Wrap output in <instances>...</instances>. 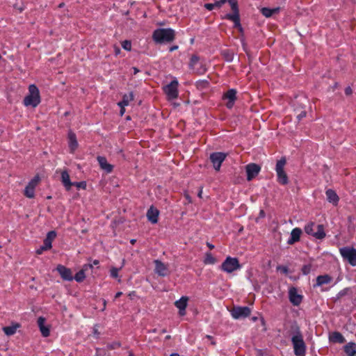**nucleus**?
Wrapping results in <instances>:
<instances>
[{
  "label": "nucleus",
  "instance_id": "obj_1",
  "mask_svg": "<svg viewBox=\"0 0 356 356\" xmlns=\"http://www.w3.org/2000/svg\"><path fill=\"white\" fill-rule=\"evenodd\" d=\"M291 331L293 332L291 342L293 346L294 354L296 356H305L306 345L303 340L300 327L296 322H294L291 325Z\"/></svg>",
  "mask_w": 356,
  "mask_h": 356
},
{
  "label": "nucleus",
  "instance_id": "obj_2",
  "mask_svg": "<svg viewBox=\"0 0 356 356\" xmlns=\"http://www.w3.org/2000/svg\"><path fill=\"white\" fill-rule=\"evenodd\" d=\"M175 38V31L171 28H159L154 31L152 39L156 44L170 43Z\"/></svg>",
  "mask_w": 356,
  "mask_h": 356
},
{
  "label": "nucleus",
  "instance_id": "obj_3",
  "mask_svg": "<svg viewBox=\"0 0 356 356\" xmlns=\"http://www.w3.org/2000/svg\"><path fill=\"white\" fill-rule=\"evenodd\" d=\"M26 106L36 107L40 103V95L38 88L35 84H31L29 87V94L24 97L23 101Z\"/></svg>",
  "mask_w": 356,
  "mask_h": 356
},
{
  "label": "nucleus",
  "instance_id": "obj_4",
  "mask_svg": "<svg viewBox=\"0 0 356 356\" xmlns=\"http://www.w3.org/2000/svg\"><path fill=\"white\" fill-rule=\"evenodd\" d=\"M286 163V159L284 156H283L277 161L275 166L277 181L282 185H286L289 183V177L284 169Z\"/></svg>",
  "mask_w": 356,
  "mask_h": 356
},
{
  "label": "nucleus",
  "instance_id": "obj_5",
  "mask_svg": "<svg viewBox=\"0 0 356 356\" xmlns=\"http://www.w3.org/2000/svg\"><path fill=\"white\" fill-rule=\"evenodd\" d=\"M241 268L239 260L237 257H232L228 256L225 261L222 263L220 268L227 273H232L234 271L238 270Z\"/></svg>",
  "mask_w": 356,
  "mask_h": 356
},
{
  "label": "nucleus",
  "instance_id": "obj_6",
  "mask_svg": "<svg viewBox=\"0 0 356 356\" xmlns=\"http://www.w3.org/2000/svg\"><path fill=\"white\" fill-rule=\"evenodd\" d=\"M315 226V223L314 222H310L305 227V232L317 239H323L325 237L326 234L324 229L323 225H318L316 226L317 231L314 232V227Z\"/></svg>",
  "mask_w": 356,
  "mask_h": 356
},
{
  "label": "nucleus",
  "instance_id": "obj_7",
  "mask_svg": "<svg viewBox=\"0 0 356 356\" xmlns=\"http://www.w3.org/2000/svg\"><path fill=\"white\" fill-rule=\"evenodd\" d=\"M343 258L352 266H356V249L354 248L344 247L340 249Z\"/></svg>",
  "mask_w": 356,
  "mask_h": 356
},
{
  "label": "nucleus",
  "instance_id": "obj_8",
  "mask_svg": "<svg viewBox=\"0 0 356 356\" xmlns=\"http://www.w3.org/2000/svg\"><path fill=\"white\" fill-rule=\"evenodd\" d=\"M251 314V309L247 306H236L231 310L232 316L234 319L245 318L248 317Z\"/></svg>",
  "mask_w": 356,
  "mask_h": 356
},
{
  "label": "nucleus",
  "instance_id": "obj_9",
  "mask_svg": "<svg viewBox=\"0 0 356 356\" xmlns=\"http://www.w3.org/2000/svg\"><path fill=\"white\" fill-rule=\"evenodd\" d=\"M178 81L175 79L163 88L168 99H175L178 97Z\"/></svg>",
  "mask_w": 356,
  "mask_h": 356
},
{
  "label": "nucleus",
  "instance_id": "obj_10",
  "mask_svg": "<svg viewBox=\"0 0 356 356\" xmlns=\"http://www.w3.org/2000/svg\"><path fill=\"white\" fill-rule=\"evenodd\" d=\"M227 156V153L221 152H216L210 154V161L216 171L220 170L222 163L225 160Z\"/></svg>",
  "mask_w": 356,
  "mask_h": 356
},
{
  "label": "nucleus",
  "instance_id": "obj_11",
  "mask_svg": "<svg viewBox=\"0 0 356 356\" xmlns=\"http://www.w3.org/2000/svg\"><path fill=\"white\" fill-rule=\"evenodd\" d=\"M261 166L259 164L251 163L245 166V171L247 174V180L248 181L254 179L259 173Z\"/></svg>",
  "mask_w": 356,
  "mask_h": 356
},
{
  "label": "nucleus",
  "instance_id": "obj_12",
  "mask_svg": "<svg viewBox=\"0 0 356 356\" xmlns=\"http://www.w3.org/2000/svg\"><path fill=\"white\" fill-rule=\"evenodd\" d=\"M289 298L293 305L298 306L302 302L303 296L298 293V290L296 287L292 286L289 291Z\"/></svg>",
  "mask_w": 356,
  "mask_h": 356
},
{
  "label": "nucleus",
  "instance_id": "obj_13",
  "mask_svg": "<svg viewBox=\"0 0 356 356\" xmlns=\"http://www.w3.org/2000/svg\"><path fill=\"white\" fill-rule=\"evenodd\" d=\"M236 93L237 91L236 89L231 88L223 95V99L228 100L226 104L227 108H232L234 106V102L236 99Z\"/></svg>",
  "mask_w": 356,
  "mask_h": 356
},
{
  "label": "nucleus",
  "instance_id": "obj_14",
  "mask_svg": "<svg viewBox=\"0 0 356 356\" xmlns=\"http://www.w3.org/2000/svg\"><path fill=\"white\" fill-rule=\"evenodd\" d=\"M56 270L60 274L61 278L65 281H72L73 276L70 268L65 267L61 264H59L56 267Z\"/></svg>",
  "mask_w": 356,
  "mask_h": 356
},
{
  "label": "nucleus",
  "instance_id": "obj_15",
  "mask_svg": "<svg viewBox=\"0 0 356 356\" xmlns=\"http://www.w3.org/2000/svg\"><path fill=\"white\" fill-rule=\"evenodd\" d=\"M188 300V298L187 296H182L180 299L175 301V305L179 309V314L180 316H184L186 314Z\"/></svg>",
  "mask_w": 356,
  "mask_h": 356
},
{
  "label": "nucleus",
  "instance_id": "obj_16",
  "mask_svg": "<svg viewBox=\"0 0 356 356\" xmlns=\"http://www.w3.org/2000/svg\"><path fill=\"white\" fill-rule=\"evenodd\" d=\"M155 272L161 277H165L168 274L167 266L160 260H155Z\"/></svg>",
  "mask_w": 356,
  "mask_h": 356
},
{
  "label": "nucleus",
  "instance_id": "obj_17",
  "mask_svg": "<svg viewBox=\"0 0 356 356\" xmlns=\"http://www.w3.org/2000/svg\"><path fill=\"white\" fill-rule=\"evenodd\" d=\"M302 234V231L299 227H296L292 229L291 232L290 238L287 241V244L293 245L300 240V236Z\"/></svg>",
  "mask_w": 356,
  "mask_h": 356
},
{
  "label": "nucleus",
  "instance_id": "obj_18",
  "mask_svg": "<svg viewBox=\"0 0 356 356\" xmlns=\"http://www.w3.org/2000/svg\"><path fill=\"white\" fill-rule=\"evenodd\" d=\"M159 211L154 206H151L147 212V218L152 224L158 222Z\"/></svg>",
  "mask_w": 356,
  "mask_h": 356
},
{
  "label": "nucleus",
  "instance_id": "obj_19",
  "mask_svg": "<svg viewBox=\"0 0 356 356\" xmlns=\"http://www.w3.org/2000/svg\"><path fill=\"white\" fill-rule=\"evenodd\" d=\"M68 145L71 152H74L79 145L76 134L72 130H70L68 132Z\"/></svg>",
  "mask_w": 356,
  "mask_h": 356
},
{
  "label": "nucleus",
  "instance_id": "obj_20",
  "mask_svg": "<svg viewBox=\"0 0 356 356\" xmlns=\"http://www.w3.org/2000/svg\"><path fill=\"white\" fill-rule=\"evenodd\" d=\"M97 159L99 165L102 170H105L107 173H110L113 171V165L111 164H109L107 162V159L106 157L102 156H98Z\"/></svg>",
  "mask_w": 356,
  "mask_h": 356
},
{
  "label": "nucleus",
  "instance_id": "obj_21",
  "mask_svg": "<svg viewBox=\"0 0 356 356\" xmlns=\"http://www.w3.org/2000/svg\"><path fill=\"white\" fill-rule=\"evenodd\" d=\"M89 268L92 269V265L90 264H85L83 268L75 274L74 277H73V280L74 279L77 282H83L86 278L85 271L88 270Z\"/></svg>",
  "mask_w": 356,
  "mask_h": 356
},
{
  "label": "nucleus",
  "instance_id": "obj_22",
  "mask_svg": "<svg viewBox=\"0 0 356 356\" xmlns=\"http://www.w3.org/2000/svg\"><path fill=\"white\" fill-rule=\"evenodd\" d=\"M229 4L230 5L232 13L226 14L224 17L240 16L238 1H229Z\"/></svg>",
  "mask_w": 356,
  "mask_h": 356
},
{
  "label": "nucleus",
  "instance_id": "obj_23",
  "mask_svg": "<svg viewBox=\"0 0 356 356\" xmlns=\"http://www.w3.org/2000/svg\"><path fill=\"white\" fill-rule=\"evenodd\" d=\"M327 200L334 205H337L339 198L337 193L332 189H327L325 192Z\"/></svg>",
  "mask_w": 356,
  "mask_h": 356
},
{
  "label": "nucleus",
  "instance_id": "obj_24",
  "mask_svg": "<svg viewBox=\"0 0 356 356\" xmlns=\"http://www.w3.org/2000/svg\"><path fill=\"white\" fill-rule=\"evenodd\" d=\"M61 181L66 191H70L72 186V182L70 181V175L67 170L61 172Z\"/></svg>",
  "mask_w": 356,
  "mask_h": 356
},
{
  "label": "nucleus",
  "instance_id": "obj_25",
  "mask_svg": "<svg viewBox=\"0 0 356 356\" xmlns=\"http://www.w3.org/2000/svg\"><path fill=\"white\" fill-rule=\"evenodd\" d=\"M329 340L332 343H343L346 341L345 338L339 332L335 331L329 336Z\"/></svg>",
  "mask_w": 356,
  "mask_h": 356
},
{
  "label": "nucleus",
  "instance_id": "obj_26",
  "mask_svg": "<svg viewBox=\"0 0 356 356\" xmlns=\"http://www.w3.org/2000/svg\"><path fill=\"white\" fill-rule=\"evenodd\" d=\"M332 280V277L327 275H318L316 277V283L314 284V287L320 286L323 284H329Z\"/></svg>",
  "mask_w": 356,
  "mask_h": 356
},
{
  "label": "nucleus",
  "instance_id": "obj_27",
  "mask_svg": "<svg viewBox=\"0 0 356 356\" xmlns=\"http://www.w3.org/2000/svg\"><path fill=\"white\" fill-rule=\"evenodd\" d=\"M280 10V7H277V8H274L264 7L261 9V13L266 17H270L274 14L279 13Z\"/></svg>",
  "mask_w": 356,
  "mask_h": 356
},
{
  "label": "nucleus",
  "instance_id": "obj_28",
  "mask_svg": "<svg viewBox=\"0 0 356 356\" xmlns=\"http://www.w3.org/2000/svg\"><path fill=\"white\" fill-rule=\"evenodd\" d=\"M134 99V94L133 92H130L128 95L124 94L122 96V101L119 102L118 103V105L120 107H125L126 106L129 105V103L130 101H132Z\"/></svg>",
  "mask_w": 356,
  "mask_h": 356
},
{
  "label": "nucleus",
  "instance_id": "obj_29",
  "mask_svg": "<svg viewBox=\"0 0 356 356\" xmlns=\"http://www.w3.org/2000/svg\"><path fill=\"white\" fill-rule=\"evenodd\" d=\"M344 352L348 356H356V343L350 342L344 346Z\"/></svg>",
  "mask_w": 356,
  "mask_h": 356
},
{
  "label": "nucleus",
  "instance_id": "obj_30",
  "mask_svg": "<svg viewBox=\"0 0 356 356\" xmlns=\"http://www.w3.org/2000/svg\"><path fill=\"white\" fill-rule=\"evenodd\" d=\"M56 237V232L54 230L49 231L46 238L43 241V243L46 244L47 246L52 248V241Z\"/></svg>",
  "mask_w": 356,
  "mask_h": 356
},
{
  "label": "nucleus",
  "instance_id": "obj_31",
  "mask_svg": "<svg viewBox=\"0 0 356 356\" xmlns=\"http://www.w3.org/2000/svg\"><path fill=\"white\" fill-rule=\"evenodd\" d=\"M221 56L227 62H232L234 59V51L230 49H224L220 52Z\"/></svg>",
  "mask_w": 356,
  "mask_h": 356
},
{
  "label": "nucleus",
  "instance_id": "obj_32",
  "mask_svg": "<svg viewBox=\"0 0 356 356\" xmlns=\"http://www.w3.org/2000/svg\"><path fill=\"white\" fill-rule=\"evenodd\" d=\"M19 327V324L16 323L14 325L3 327V332H4L6 335L11 336V335H13L15 333V332L17 330V328Z\"/></svg>",
  "mask_w": 356,
  "mask_h": 356
},
{
  "label": "nucleus",
  "instance_id": "obj_33",
  "mask_svg": "<svg viewBox=\"0 0 356 356\" xmlns=\"http://www.w3.org/2000/svg\"><path fill=\"white\" fill-rule=\"evenodd\" d=\"M35 187L28 184L25 187L24 195L29 198H33L35 197Z\"/></svg>",
  "mask_w": 356,
  "mask_h": 356
},
{
  "label": "nucleus",
  "instance_id": "obj_34",
  "mask_svg": "<svg viewBox=\"0 0 356 356\" xmlns=\"http://www.w3.org/2000/svg\"><path fill=\"white\" fill-rule=\"evenodd\" d=\"M200 63H201L200 62V57L196 54H193L191 57L190 62L188 64L189 68L191 70L195 69V66Z\"/></svg>",
  "mask_w": 356,
  "mask_h": 356
},
{
  "label": "nucleus",
  "instance_id": "obj_35",
  "mask_svg": "<svg viewBox=\"0 0 356 356\" xmlns=\"http://www.w3.org/2000/svg\"><path fill=\"white\" fill-rule=\"evenodd\" d=\"M217 261L216 259L213 256L210 252H207L205 254V257L203 261L204 264H214Z\"/></svg>",
  "mask_w": 356,
  "mask_h": 356
},
{
  "label": "nucleus",
  "instance_id": "obj_36",
  "mask_svg": "<svg viewBox=\"0 0 356 356\" xmlns=\"http://www.w3.org/2000/svg\"><path fill=\"white\" fill-rule=\"evenodd\" d=\"M196 88L200 90H204L209 88V82L207 80H199L195 83Z\"/></svg>",
  "mask_w": 356,
  "mask_h": 356
},
{
  "label": "nucleus",
  "instance_id": "obj_37",
  "mask_svg": "<svg viewBox=\"0 0 356 356\" xmlns=\"http://www.w3.org/2000/svg\"><path fill=\"white\" fill-rule=\"evenodd\" d=\"M193 72L197 74H204L207 69L205 64L201 63L195 66V69H192Z\"/></svg>",
  "mask_w": 356,
  "mask_h": 356
},
{
  "label": "nucleus",
  "instance_id": "obj_38",
  "mask_svg": "<svg viewBox=\"0 0 356 356\" xmlns=\"http://www.w3.org/2000/svg\"><path fill=\"white\" fill-rule=\"evenodd\" d=\"M223 19H226L230 21H232L234 22V28L235 29H239L241 28V17L240 16H236V17H223Z\"/></svg>",
  "mask_w": 356,
  "mask_h": 356
},
{
  "label": "nucleus",
  "instance_id": "obj_39",
  "mask_svg": "<svg viewBox=\"0 0 356 356\" xmlns=\"http://www.w3.org/2000/svg\"><path fill=\"white\" fill-rule=\"evenodd\" d=\"M312 267V266L311 264L302 266V267L301 268L302 273L304 275H309L310 273V272H311Z\"/></svg>",
  "mask_w": 356,
  "mask_h": 356
},
{
  "label": "nucleus",
  "instance_id": "obj_40",
  "mask_svg": "<svg viewBox=\"0 0 356 356\" xmlns=\"http://www.w3.org/2000/svg\"><path fill=\"white\" fill-rule=\"evenodd\" d=\"M42 335L44 337H47L50 334V329L49 326L44 325L40 327Z\"/></svg>",
  "mask_w": 356,
  "mask_h": 356
},
{
  "label": "nucleus",
  "instance_id": "obj_41",
  "mask_svg": "<svg viewBox=\"0 0 356 356\" xmlns=\"http://www.w3.org/2000/svg\"><path fill=\"white\" fill-rule=\"evenodd\" d=\"M40 181V176L38 175H36L32 179H31V181L28 184L35 188V186L38 185Z\"/></svg>",
  "mask_w": 356,
  "mask_h": 356
},
{
  "label": "nucleus",
  "instance_id": "obj_42",
  "mask_svg": "<svg viewBox=\"0 0 356 356\" xmlns=\"http://www.w3.org/2000/svg\"><path fill=\"white\" fill-rule=\"evenodd\" d=\"M122 47L124 49L127 51H131V42L130 40H125L122 42Z\"/></svg>",
  "mask_w": 356,
  "mask_h": 356
},
{
  "label": "nucleus",
  "instance_id": "obj_43",
  "mask_svg": "<svg viewBox=\"0 0 356 356\" xmlns=\"http://www.w3.org/2000/svg\"><path fill=\"white\" fill-rule=\"evenodd\" d=\"M350 291V289L349 288H345L343 289V290L340 291L337 295V297H336V299H335V301H337V300H339L341 297L346 296L348 292Z\"/></svg>",
  "mask_w": 356,
  "mask_h": 356
},
{
  "label": "nucleus",
  "instance_id": "obj_44",
  "mask_svg": "<svg viewBox=\"0 0 356 356\" xmlns=\"http://www.w3.org/2000/svg\"><path fill=\"white\" fill-rule=\"evenodd\" d=\"M72 186H76L77 188H82L86 189V182L85 181H81L79 182H72Z\"/></svg>",
  "mask_w": 356,
  "mask_h": 356
},
{
  "label": "nucleus",
  "instance_id": "obj_45",
  "mask_svg": "<svg viewBox=\"0 0 356 356\" xmlns=\"http://www.w3.org/2000/svg\"><path fill=\"white\" fill-rule=\"evenodd\" d=\"M122 268L121 266L120 268L112 267L110 270L111 276L113 278H117L118 277V272Z\"/></svg>",
  "mask_w": 356,
  "mask_h": 356
},
{
  "label": "nucleus",
  "instance_id": "obj_46",
  "mask_svg": "<svg viewBox=\"0 0 356 356\" xmlns=\"http://www.w3.org/2000/svg\"><path fill=\"white\" fill-rule=\"evenodd\" d=\"M120 346H121V344H120V342L114 341V342H113L111 343H108L106 345V348L108 350H113V349H116V348H120Z\"/></svg>",
  "mask_w": 356,
  "mask_h": 356
},
{
  "label": "nucleus",
  "instance_id": "obj_47",
  "mask_svg": "<svg viewBox=\"0 0 356 356\" xmlns=\"http://www.w3.org/2000/svg\"><path fill=\"white\" fill-rule=\"evenodd\" d=\"M51 248L43 243L38 249L36 250L35 252L37 254H41L44 251L50 250Z\"/></svg>",
  "mask_w": 356,
  "mask_h": 356
},
{
  "label": "nucleus",
  "instance_id": "obj_48",
  "mask_svg": "<svg viewBox=\"0 0 356 356\" xmlns=\"http://www.w3.org/2000/svg\"><path fill=\"white\" fill-rule=\"evenodd\" d=\"M45 322H46V318L43 316H40L37 321L38 325L39 328L45 325H44Z\"/></svg>",
  "mask_w": 356,
  "mask_h": 356
},
{
  "label": "nucleus",
  "instance_id": "obj_49",
  "mask_svg": "<svg viewBox=\"0 0 356 356\" xmlns=\"http://www.w3.org/2000/svg\"><path fill=\"white\" fill-rule=\"evenodd\" d=\"M307 115V111L305 110L301 111L300 113H298L296 116L298 121L300 122Z\"/></svg>",
  "mask_w": 356,
  "mask_h": 356
},
{
  "label": "nucleus",
  "instance_id": "obj_50",
  "mask_svg": "<svg viewBox=\"0 0 356 356\" xmlns=\"http://www.w3.org/2000/svg\"><path fill=\"white\" fill-rule=\"evenodd\" d=\"M277 270H280L284 274H287L289 273V268L286 266H278L277 267Z\"/></svg>",
  "mask_w": 356,
  "mask_h": 356
},
{
  "label": "nucleus",
  "instance_id": "obj_51",
  "mask_svg": "<svg viewBox=\"0 0 356 356\" xmlns=\"http://www.w3.org/2000/svg\"><path fill=\"white\" fill-rule=\"evenodd\" d=\"M345 95L346 96H350L353 94V90L350 86H347L344 90Z\"/></svg>",
  "mask_w": 356,
  "mask_h": 356
},
{
  "label": "nucleus",
  "instance_id": "obj_52",
  "mask_svg": "<svg viewBox=\"0 0 356 356\" xmlns=\"http://www.w3.org/2000/svg\"><path fill=\"white\" fill-rule=\"evenodd\" d=\"M241 44L243 49L245 53L250 51L249 49L248 48L247 43L245 42L243 39H241Z\"/></svg>",
  "mask_w": 356,
  "mask_h": 356
},
{
  "label": "nucleus",
  "instance_id": "obj_53",
  "mask_svg": "<svg viewBox=\"0 0 356 356\" xmlns=\"http://www.w3.org/2000/svg\"><path fill=\"white\" fill-rule=\"evenodd\" d=\"M204 6L208 10H212L214 8L213 3H205Z\"/></svg>",
  "mask_w": 356,
  "mask_h": 356
},
{
  "label": "nucleus",
  "instance_id": "obj_54",
  "mask_svg": "<svg viewBox=\"0 0 356 356\" xmlns=\"http://www.w3.org/2000/svg\"><path fill=\"white\" fill-rule=\"evenodd\" d=\"M266 216L265 211L263 209H261L259 211V217L256 219V221H258V218H264Z\"/></svg>",
  "mask_w": 356,
  "mask_h": 356
},
{
  "label": "nucleus",
  "instance_id": "obj_55",
  "mask_svg": "<svg viewBox=\"0 0 356 356\" xmlns=\"http://www.w3.org/2000/svg\"><path fill=\"white\" fill-rule=\"evenodd\" d=\"M206 338L210 340L211 345L215 346L216 344V342L215 340H213V338L212 336L206 335Z\"/></svg>",
  "mask_w": 356,
  "mask_h": 356
},
{
  "label": "nucleus",
  "instance_id": "obj_56",
  "mask_svg": "<svg viewBox=\"0 0 356 356\" xmlns=\"http://www.w3.org/2000/svg\"><path fill=\"white\" fill-rule=\"evenodd\" d=\"M222 5H223V4H222V2H220V0H219V1H216V2L213 3L214 8H221Z\"/></svg>",
  "mask_w": 356,
  "mask_h": 356
},
{
  "label": "nucleus",
  "instance_id": "obj_57",
  "mask_svg": "<svg viewBox=\"0 0 356 356\" xmlns=\"http://www.w3.org/2000/svg\"><path fill=\"white\" fill-rule=\"evenodd\" d=\"M136 296V292L133 291H131L129 294H128V297L132 300L134 298V297Z\"/></svg>",
  "mask_w": 356,
  "mask_h": 356
},
{
  "label": "nucleus",
  "instance_id": "obj_58",
  "mask_svg": "<svg viewBox=\"0 0 356 356\" xmlns=\"http://www.w3.org/2000/svg\"><path fill=\"white\" fill-rule=\"evenodd\" d=\"M184 196H185L186 199L188 200V203L192 202V198L188 193H185Z\"/></svg>",
  "mask_w": 356,
  "mask_h": 356
},
{
  "label": "nucleus",
  "instance_id": "obj_59",
  "mask_svg": "<svg viewBox=\"0 0 356 356\" xmlns=\"http://www.w3.org/2000/svg\"><path fill=\"white\" fill-rule=\"evenodd\" d=\"M202 188L203 187L202 186H200L199 188V191H198V193H197V196L200 197V198H202Z\"/></svg>",
  "mask_w": 356,
  "mask_h": 356
},
{
  "label": "nucleus",
  "instance_id": "obj_60",
  "mask_svg": "<svg viewBox=\"0 0 356 356\" xmlns=\"http://www.w3.org/2000/svg\"><path fill=\"white\" fill-rule=\"evenodd\" d=\"M178 48H179V47L177 45H173V46L170 47L169 51L170 52H172V51H173L175 50H177Z\"/></svg>",
  "mask_w": 356,
  "mask_h": 356
},
{
  "label": "nucleus",
  "instance_id": "obj_61",
  "mask_svg": "<svg viewBox=\"0 0 356 356\" xmlns=\"http://www.w3.org/2000/svg\"><path fill=\"white\" fill-rule=\"evenodd\" d=\"M207 246L210 249V250H213L214 249L215 246L214 245L210 243L209 242H207Z\"/></svg>",
  "mask_w": 356,
  "mask_h": 356
},
{
  "label": "nucleus",
  "instance_id": "obj_62",
  "mask_svg": "<svg viewBox=\"0 0 356 356\" xmlns=\"http://www.w3.org/2000/svg\"><path fill=\"white\" fill-rule=\"evenodd\" d=\"M245 54L248 58L249 62H251L252 61V56L250 54V51H249L246 52Z\"/></svg>",
  "mask_w": 356,
  "mask_h": 356
},
{
  "label": "nucleus",
  "instance_id": "obj_63",
  "mask_svg": "<svg viewBox=\"0 0 356 356\" xmlns=\"http://www.w3.org/2000/svg\"><path fill=\"white\" fill-rule=\"evenodd\" d=\"M125 112L124 107H120V115L122 116Z\"/></svg>",
  "mask_w": 356,
  "mask_h": 356
},
{
  "label": "nucleus",
  "instance_id": "obj_64",
  "mask_svg": "<svg viewBox=\"0 0 356 356\" xmlns=\"http://www.w3.org/2000/svg\"><path fill=\"white\" fill-rule=\"evenodd\" d=\"M132 70L134 71V74H136L140 71L136 67H133Z\"/></svg>",
  "mask_w": 356,
  "mask_h": 356
}]
</instances>
